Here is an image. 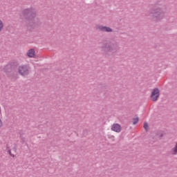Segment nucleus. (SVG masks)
<instances>
[{
	"label": "nucleus",
	"instance_id": "obj_1",
	"mask_svg": "<svg viewBox=\"0 0 177 177\" xmlns=\"http://www.w3.org/2000/svg\"><path fill=\"white\" fill-rule=\"evenodd\" d=\"M151 15L155 21H161L165 17V11L164 7L161 6H155L150 11Z\"/></svg>",
	"mask_w": 177,
	"mask_h": 177
},
{
	"label": "nucleus",
	"instance_id": "obj_2",
	"mask_svg": "<svg viewBox=\"0 0 177 177\" xmlns=\"http://www.w3.org/2000/svg\"><path fill=\"white\" fill-rule=\"evenodd\" d=\"M22 16L25 17L27 21L34 23V19L37 17V11L32 7L26 8L23 11Z\"/></svg>",
	"mask_w": 177,
	"mask_h": 177
},
{
	"label": "nucleus",
	"instance_id": "obj_3",
	"mask_svg": "<svg viewBox=\"0 0 177 177\" xmlns=\"http://www.w3.org/2000/svg\"><path fill=\"white\" fill-rule=\"evenodd\" d=\"M102 49L106 53H114L115 52H117L118 45L115 41H109L102 46Z\"/></svg>",
	"mask_w": 177,
	"mask_h": 177
},
{
	"label": "nucleus",
	"instance_id": "obj_4",
	"mask_svg": "<svg viewBox=\"0 0 177 177\" xmlns=\"http://www.w3.org/2000/svg\"><path fill=\"white\" fill-rule=\"evenodd\" d=\"M31 73V68L28 65H21L18 67V73L22 77H27Z\"/></svg>",
	"mask_w": 177,
	"mask_h": 177
},
{
	"label": "nucleus",
	"instance_id": "obj_5",
	"mask_svg": "<svg viewBox=\"0 0 177 177\" xmlns=\"http://www.w3.org/2000/svg\"><path fill=\"white\" fill-rule=\"evenodd\" d=\"M160 97V90L158 88L153 89L151 94V100L152 102H157Z\"/></svg>",
	"mask_w": 177,
	"mask_h": 177
},
{
	"label": "nucleus",
	"instance_id": "obj_6",
	"mask_svg": "<svg viewBox=\"0 0 177 177\" xmlns=\"http://www.w3.org/2000/svg\"><path fill=\"white\" fill-rule=\"evenodd\" d=\"M95 28L98 31H102V32H113V28L103 25H97Z\"/></svg>",
	"mask_w": 177,
	"mask_h": 177
},
{
	"label": "nucleus",
	"instance_id": "obj_7",
	"mask_svg": "<svg viewBox=\"0 0 177 177\" xmlns=\"http://www.w3.org/2000/svg\"><path fill=\"white\" fill-rule=\"evenodd\" d=\"M111 129L113 132H116L117 133H120V132H121V125L118 123H115L111 126Z\"/></svg>",
	"mask_w": 177,
	"mask_h": 177
},
{
	"label": "nucleus",
	"instance_id": "obj_8",
	"mask_svg": "<svg viewBox=\"0 0 177 177\" xmlns=\"http://www.w3.org/2000/svg\"><path fill=\"white\" fill-rule=\"evenodd\" d=\"M27 56L28 57H34L35 56V50L31 48L27 52Z\"/></svg>",
	"mask_w": 177,
	"mask_h": 177
},
{
	"label": "nucleus",
	"instance_id": "obj_9",
	"mask_svg": "<svg viewBox=\"0 0 177 177\" xmlns=\"http://www.w3.org/2000/svg\"><path fill=\"white\" fill-rule=\"evenodd\" d=\"M3 30V22L2 20H0V32Z\"/></svg>",
	"mask_w": 177,
	"mask_h": 177
},
{
	"label": "nucleus",
	"instance_id": "obj_10",
	"mask_svg": "<svg viewBox=\"0 0 177 177\" xmlns=\"http://www.w3.org/2000/svg\"><path fill=\"white\" fill-rule=\"evenodd\" d=\"M137 122H139V118H134L133 120V125H136V123H137Z\"/></svg>",
	"mask_w": 177,
	"mask_h": 177
},
{
	"label": "nucleus",
	"instance_id": "obj_11",
	"mask_svg": "<svg viewBox=\"0 0 177 177\" xmlns=\"http://www.w3.org/2000/svg\"><path fill=\"white\" fill-rule=\"evenodd\" d=\"M8 154H10V156H11V157L15 158V154L12 153V151L10 149L8 150Z\"/></svg>",
	"mask_w": 177,
	"mask_h": 177
},
{
	"label": "nucleus",
	"instance_id": "obj_12",
	"mask_svg": "<svg viewBox=\"0 0 177 177\" xmlns=\"http://www.w3.org/2000/svg\"><path fill=\"white\" fill-rule=\"evenodd\" d=\"M144 128L146 129V131H147V128H149V125L147 124V123L144 124Z\"/></svg>",
	"mask_w": 177,
	"mask_h": 177
},
{
	"label": "nucleus",
	"instance_id": "obj_13",
	"mask_svg": "<svg viewBox=\"0 0 177 177\" xmlns=\"http://www.w3.org/2000/svg\"><path fill=\"white\" fill-rule=\"evenodd\" d=\"M20 138H21V140L22 143H24V142H25L24 138H23L21 136H20Z\"/></svg>",
	"mask_w": 177,
	"mask_h": 177
},
{
	"label": "nucleus",
	"instance_id": "obj_14",
	"mask_svg": "<svg viewBox=\"0 0 177 177\" xmlns=\"http://www.w3.org/2000/svg\"><path fill=\"white\" fill-rule=\"evenodd\" d=\"M163 135L162 133L160 134V138H162Z\"/></svg>",
	"mask_w": 177,
	"mask_h": 177
}]
</instances>
